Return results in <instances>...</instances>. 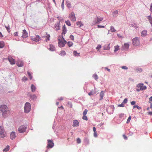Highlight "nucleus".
Listing matches in <instances>:
<instances>
[{"instance_id": "58836bf2", "label": "nucleus", "mask_w": 152, "mask_h": 152, "mask_svg": "<svg viewBox=\"0 0 152 152\" xmlns=\"http://www.w3.org/2000/svg\"><path fill=\"white\" fill-rule=\"evenodd\" d=\"M5 26L6 28V29L7 30L8 32L9 33H10V27L8 25L7 26Z\"/></svg>"}, {"instance_id": "09e8293b", "label": "nucleus", "mask_w": 152, "mask_h": 152, "mask_svg": "<svg viewBox=\"0 0 152 152\" xmlns=\"http://www.w3.org/2000/svg\"><path fill=\"white\" fill-rule=\"evenodd\" d=\"M131 116H129V118L127 120V121H126V123L127 124H128L129 122L131 120Z\"/></svg>"}, {"instance_id": "774afa93", "label": "nucleus", "mask_w": 152, "mask_h": 152, "mask_svg": "<svg viewBox=\"0 0 152 152\" xmlns=\"http://www.w3.org/2000/svg\"><path fill=\"white\" fill-rule=\"evenodd\" d=\"M149 100L150 101H152V96H151L149 99Z\"/></svg>"}, {"instance_id": "79ce46f5", "label": "nucleus", "mask_w": 152, "mask_h": 152, "mask_svg": "<svg viewBox=\"0 0 152 152\" xmlns=\"http://www.w3.org/2000/svg\"><path fill=\"white\" fill-rule=\"evenodd\" d=\"M87 112L88 110L87 109H85V110L83 112V115H86Z\"/></svg>"}, {"instance_id": "4c0bfd02", "label": "nucleus", "mask_w": 152, "mask_h": 152, "mask_svg": "<svg viewBox=\"0 0 152 152\" xmlns=\"http://www.w3.org/2000/svg\"><path fill=\"white\" fill-rule=\"evenodd\" d=\"M93 77L96 80H97L98 79V77L97 75L96 74H94L93 75Z\"/></svg>"}, {"instance_id": "20e7f679", "label": "nucleus", "mask_w": 152, "mask_h": 152, "mask_svg": "<svg viewBox=\"0 0 152 152\" xmlns=\"http://www.w3.org/2000/svg\"><path fill=\"white\" fill-rule=\"evenodd\" d=\"M62 39H58V46L60 47H63L65 45L66 43V41L64 40V37L62 36Z\"/></svg>"}, {"instance_id": "49530a36", "label": "nucleus", "mask_w": 152, "mask_h": 152, "mask_svg": "<svg viewBox=\"0 0 152 152\" xmlns=\"http://www.w3.org/2000/svg\"><path fill=\"white\" fill-rule=\"evenodd\" d=\"M135 108H137V109H141L142 107H139L137 105H134L133 106V109Z\"/></svg>"}, {"instance_id": "ddd939ff", "label": "nucleus", "mask_w": 152, "mask_h": 152, "mask_svg": "<svg viewBox=\"0 0 152 152\" xmlns=\"http://www.w3.org/2000/svg\"><path fill=\"white\" fill-rule=\"evenodd\" d=\"M72 126L73 127L78 126L79 125V122L77 120H74L73 121Z\"/></svg>"}, {"instance_id": "4468645a", "label": "nucleus", "mask_w": 152, "mask_h": 152, "mask_svg": "<svg viewBox=\"0 0 152 152\" xmlns=\"http://www.w3.org/2000/svg\"><path fill=\"white\" fill-rule=\"evenodd\" d=\"M16 64L18 67H22L23 66V62L21 60H18L16 62Z\"/></svg>"}, {"instance_id": "473e14b6", "label": "nucleus", "mask_w": 152, "mask_h": 152, "mask_svg": "<svg viewBox=\"0 0 152 152\" xmlns=\"http://www.w3.org/2000/svg\"><path fill=\"white\" fill-rule=\"evenodd\" d=\"M67 45L69 47H70L73 45V43L72 42L69 41L67 43Z\"/></svg>"}, {"instance_id": "4d7b16f0", "label": "nucleus", "mask_w": 152, "mask_h": 152, "mask_svg": "<svg viewBox=\"0 0 152 152\" xmlns=\"http://www.w3.org/2000/svg\"><path fill=\"white\" fill-rule=\"evenodd\" d=\"M150 10L151 12L152 13V3L151 4L150 6Z\"/></svg>"}, {"instance_id": "9d476101", "label": "nucleus", "mask_w": 152, "mask_h": 152, "mask_svg": "<svg viewBox=\"0 0 152 152\" xmlns=\"http://www.w3.org/2000/svg\"><path fill=\"white\" fill-rule=\"evenodd\" d=\"M31 39L32 41L36 42H37L41 39L39 36L38 35H35L34 36L31 37Z\"/></svg>"}, {"instance_id": "69168bd1", "label": "nucleus", "mask_w": 152, "mask_h": 152, "mask_svg": "<svg viewBox=\"0 0 152 152\" xmlns=\"http://www.w3.org/2000/svg\"><path fill=\"white\" fill-rule=\"evenodd\" d=\"M94 136L95 137H97V133H96V132H94Z\"/></svg>"}, {"instance_id": "f704fd0d", "label": "nucleus", "mask_w": 152, "mask_h": 152, "mask_svg": "<svg viewBox=\"0 0 152 152\" xmlns=\"http://www.w3.org/2000/svg\"><path fill=\"white\" fill-rule=\"evenodd\" d=\"M4 46V43L3 42L0 41V48H2Z\"/></svg>"}, {"instance_id": "7c9ffc66", "label": "nucleus", "mask_w": 152, "mask_h": 152, "mask_svg": "<svg viewBox=\"0 0 152 152\" xmlns=\"http://www.w3.org/2000/svg\"><path fill=\"white\" fill-rule=\"evenodd\" d=\"M10 149V147L9 146H7V147L3 150L4 152H7L9 151Z\"/></svg>"}, {"instance_id": "f03ea898", "label": "nucleus", "mask_w": 152, "mask_h": 152, "mask_svg": "<svg viewBox=\"0 0 152 152\" xmlns=\"http://www.w3.org/2000/svg\"><path fill=\"white\" fill-rule=\"evenodd\" d=\"M103 18L100 17H97L91 23V25L93 26L97 23H99L103 20Z\"/></svg>"}, {"instance_id": "b1692460", "label": "nucleus", "mask_w": 152, "mask_h": 152, "mask_svg": "<svg viewBox=\"0 0 152 152\" xmlns=\"http://www.w3.org/2000/svg\"><path fill=\"white\" fill-rule=\"evenodd\" d=\"M73 54L75 56H80V53H77V51L75 50L73 51Z\"/></svg>"}, {"instance_id": "5fc2aeb1", "label": "nucleus", "mask_w": 152, "mask_h": 152, "mask_svg": "<svg viewBox=\"0 0 152 152\" xmlns=\"http://www.w3.org/2000/svg\"><path fill=\"white\" fill-rule=\"evenodd\" d=\"M118 106L119 107H124V104L122 103L121 104H118Z\"/></svg>"}, {"instance_id": "423d86ee", "label": "nucleus", "mask_w": 152, "mask_h": 152, "mask_svg": "<svg viewBox=\"0 0 152 152\" xmlns=\"http://www.w3.org/2000/svg\"><path fill=\"white\" fill-rule=\"evenodd\" d=\"M6 136V133L4 131L3 127L0 126V137L3 138Z\"/></svg>"}, {"instance_id": "f8f14e48", "label": "nucleus", "mask_w": 152, "mask_h": 152, "mask_svg": "<svg viewBox=\"0 0 152 152\" xmlns=\"http://www.w3.org/2000/svg\"><path fill=\"white\" fill-rule=\"evenodd\" d=\"M7 59L11 65H13L15 64V60L11 57L8 56Z\"/></svg>"}, {"instance_id": "a878e982", "label": "nucleus", "mask_w": 152, "mask_h": 152, "mask_svg": "<svg viewBox=\"0 0 152 152\" xmlns=\"http://www.w3.org/2000/svg\"><path fill=\"white\" fill-rule=\"evenodd\" d=\"M31 91L32 92H34L35 91L36 89V87L34 85H31Z\"/></svg>"}, {"instance_id": "c85d7f7f", "label": "nucleus", "mask_w": 152, "mask_h": 152, "mask_svg": "<svg viewBox=\"0 0 152 152\" xmlns=\"http://www.w3.org/2000/svg\"><path fill=\"white\" fill-rule=\"evenodd\" d=\"M147 18L149 20L150 23L151 24L152 27V18L150 16H148Z\"/></svg>"}, {"instance_id": "c9c22d12", "label": "nucleus", "mask_w": 152, "mask_h": 152, "mask_svg": "<svg viewBox=\"0 0 152 152\" xmlns=\"http://www.w3.org/2000/svg\"><path fill=\"white\" fill-rule=\"evenodd\" d=\"M65 23L66 24L69 26H70L71 25L70 21L69 20H67L66 21H65Z\"/></svg>"}, {"instance_id": "13d9d810", "label": "nucleus", "mask_w": 152, "mask_h": 152, "mask_svg": "<svg viewBox=\"0 0 152 152\" xmlns=\"http://www.w3.org/2000/svg\"><path fill=\"white\" fill-rule=\"evenodd\" d=\"M97 27L99 28H104V26H100L99 25H98L97 26Z\"/></svg>"}, {"instance_id": "2f4dec72", "label": "nucleus", "mask_w": 152, "mask_h": 152, "mask_svg": "<svg viewBox=\"0 0 152 152\" xmlns=\"http://www.w3.org/2000/svg\"><path fill=\"white\" fill-rule=\"evenodd\" d=\"M95 94V92L94 91H91L90 92H89L88 94L89 96H91V95H93L94 94Z\"/></svg>"}, {"instance_id": "e433bc0d", "label": "nucleus", "mask_w": 152, "mask_h": 152, "mask_svg": "<svg viewBox=\"0 0 152 152\" xmlns=\"http://www.w3.org/2000/svg\"><path fill=\"white\" fill-rule=\"evenodd\" d=\"M110 31L112 32H115L116 31L114 27L111 26L110 27Z\"/></svg>"}, {"instance_id": "de8ad7c7", "label": "nucleus", "mask_w": 152, "mask_h": 152, "mask_svg": "<svg viewBox=\"0 0 152 152\" xmlns=\"http://www.w3.org/2000/svg\"><path fill=\"white\" fill-rule=\"evenodd\" d=\"M127 98H125L124 99V100L123 101L122 103L124 104H126L127 102Z\"/></svg>"}, {"instance_id": "603ef678", "label": "nucleus", "mask_w": 152, "mask_h": 152, "mask_svg": "<svg viewBox=\"0 0 152 152\" xmlns=\"http://www.w3.org/2000/svg\"><path fill=\"white\" fill-rule=\"evenodd\" d=\"M137 70L140 72H141L142 71V69L141 68H139L137 69Z\"/></svg>"}, {"instance_id": "5701e85b", "label": "nucleus", "mask_w": 152, "mask_h": 152, "mask_svg": "<svg viewBox=\"0 0 152 152\" xmlns=\"http://www.w3.org/2000/svg\"><path fill=\"white\" fill-rule=\"evenodd\" d=\"M147 35V31L146 30H144L141 32L142 36L144 37L146 36Z\"/></svg>"}, {"instance_id": "864d4df0", "label": "nucleus", "mask_w": 152, "mask_h": 152, "mask_svg": "<svg viewBox=\"0 0 152 152\" xmlns=\"http://www.w3.org/2000/svg\"><path fill=\"white\" fill-rule=\"evenodd\" d=\"M121 68L123 69H127L128 68L126 66H122L121 67Z\"/></svg>"}, {"instance_id": "39448f33", "label": "nucleus", "mask_w": 152, "mask_h": 152, "mask_svg": "<svg viewBox=\"0 0 152 152\" xmlns=\"http://www.w3.org/2000/svg\"><path fill=\"white\" fill-rule=\"evenodd\" d=\"M27 129V127L25 125H21L18 129L19 133H22L26 132Z\"/></svg>"}, {"instance_id": "680f3d73", "label": "nucleus", "mask_w": 152, "mask_h": 152, "mask_svg": "<svg viewBox=\"0 0 152 152\" xmlns=\"http://www.w3.org/2000/svg\"><path fill=\"white\" fill-rule=\"evenodd\" d=\"M64 1L63 0L61 4V6L62 7H63L64 6Z\"/></svg>"}, {"instance_id": "a211bd4d", "label": "nucleus", "mask_w": 152, "mask_h": 152, "mask_svg": "<svg viewBox=\"0 0 152 152\" xmlns=\"http://www.w3.org/2000/svg\"><path fill=\"white\" fill-rule=\"evenodd\" d=\"M62 36H63V35H64L66 32L67 29L65 27V25H64L62 28Z\"/></svg>"}, {"instance_id": "dca6fc26", "label": "nucleus", "mask_w": 152, "mask_h": 152, "mask_svg": "<svg viewBox=\"0 0 152 152\" xmlns=\"http://www.w3.org/2000/svg\"><path fill=\"white\" fill-rule=\"evenodd\" d=\"M22 37L23 38H26L28 37V33L26 30H23V35Z\"/></svg>"}, {"instance_id": "f257e3e1", "label": "nucleus", "mask_w": 152, "mask_h": 152, "mask_svg": "<svg viewBox=\"0 0 152 152\" xmlns=\"http://www.w3.org/2000/svg\"><path fill=\"white\" fill-rule=\"evenodd\" d=\"M0 111L2 112L3 116L5 117L10 114V111L7 106L5 105H1L0 106Z\"/></svg>"}, {"instance_id": "a18cd8bd", "label": "nucleus", "mask_w": 152, "mask_h": 152, "mask_svg": "<svg viewBox=\"0 0 152 152\" xmlns=\"http://www.w3.org/2000/svg\"><path fill=\"white\" fill-rule=\"evenodd\" d=\"M83 119L85 120L86 121L88 120V118L86 115H83L82 117Z\"/></svg>"}, {"instance_id": "bb28decb", "label": "nucleus", "mask_w": 152, "mask_h": 152, "mask_svg": "<svg viewBox=\"0 0 152 152\" xmlns=\"http://www.w3.org/2000/svg\"><path fill=\"white\" fill-rule=\"evenodd\" d=\"M114 52H116L119 49V46L117 45L114 47Z\"/></svg>"}, {"instance_id": "aec40b11", "label": "nucleus", "mask_w": 152, "mask_h": 152, "mask_svg": "<svg viewBox=\"0 0 152 152\" xmlns=\"http://www.w3.org/2000/svg\"><path fill=\"white\" fill-rule=\"evenodd\" d=\"M49 49L51 51H54L55 50V47L52 44L50 45Z\"/></svg>"}, {"instance_id": "393cba45", "label": "nucleus", "mask_w": 152, "mask_h": 152, "mask_svg": "<svg viewBox=\"0 0 152 152\" xmlns=\"http://www.w3.org/2000/svg\"><path fill=\"white\" fill-rule=\"evenodd\" d=\"M104 91H101L100 94V100H102L103 99V97L104 96Z\"/></svg>"}, {"instance_id": "37998d69", "label": "nucleus", "mask_w": 152, "mask_h": 152, "mask_svg": "<svg viewBox=\"0 0 152 152\" xmlns=\"http://www.w3.org/2000/svg\"><path fill=\"white\" fill-rule=\"evenodd\" d=\"M66 4H67V7L69 8H71V4L69 2H68L67 1L66 2Z\"/></svg>"}, {"instance_id": "a19ab883", "label": "nucleus", "mask_w": 152, "mask_h": 152, "mask_svg": "<svg viewBox=\"0 0 152 152\" xmlns=\"http://www.w3.org/2000/svg\"><path fill=\"white\" fill-rule=\"evenodd\" d=\"M28 74L29 77V78L30 80L32 79V76L31 75V73L28 72H27Z\"/></svg>"}, {"instance_id": "052dcab7", "label": "nucleus", "mask_w": 152, "mask_h": 152, "mask_svg": "<svg viewBox=\"0 0 152 152\" xmlns=\"http://www.w3.org/2000/svg\"><path fill=\"white\" fill-rule=\"evenodd\" d=\"M124 115V114L123 113H121L119 115V117L120 118H122L123 117Z\"/></svg>"}, {"instance_id": "4be33fe9", "label": "nucleus", "mask_w": 152, "mask_h": 152, "mask_svg": "<svg viewBox=\"0 0 152 152\" xmlns=\"http://www.w3.org/2000/svg\"><path fill=\"white\" fill-rule=\"evenodd\" d=\"M110 49V44L105 45L104 47V50H109Z\"/></svg>"}, {"instance_id": "0eeeda50", "label": "nucleus", "mask_w": 152, "mask_h": 152, "mask_svg": "<svg viewBox=\"0 0 152 152\" xmlns=\"http://www.w3.org/2000/svg\"><path fill=\"white\" fill-rule=\"evenodd\" d=\"M133 45L134 46H137L140 44V41L138 37H135L132 40Z\"/></svg>"}, {"instance_id": "cd10ccee", "label": "nucleus", "mask_w": 152, "mask_h": 152, "mask_svg": "<svg viewBox=\"0 0 152 152\" xmlns=\"http://www.w3.org/2000/svg\"><path fill=\"white\" fill-rule=\"evenodd\" d=\"M66 54V53L64 51L62 50L61 51L60 53V55L62 56H64Z\"/></svg>"}, {"instance_id": "ea45409f", "label": "nucleus", "mask_w": 152, "mask_h": 152, "mask_svg": "<svg viewBox=\"0 0 152 152\" xmlns=\"http://www.w3.org/2000/svg\"><path fill=\"white\" fill-rule=\"evenodd\" d=\"M76 24L77 26H79L80 27L81 26V25H82L81 22L79 21L76 22Z\"/></svg>"}, {"instance_id": "bf43d9fd", "label": "nucleus", "mask_w": 152, "mask_h": 152, "mask_svg": "<svg viewBox=\"0 0 152 152\" xmlns=\"http://www.w3.org/2000/svg\"><path fill=\"white\" fill-rule=\"evenodd\" d=\"M136 102L135 101H132L131 102V104L132 105H134L135 104Z\"/></svg>"}, {"instance_id": "8fccbe9b", "label": "nucleus", "mask_w": 152, "mask_h": 152, "mask_svg": "<svg viewBox=\"0 0 152 152\" xmlns=\"http://www.w3.org/2000/svg\"><path fill=\"white\" fill-rule=\"evenodd\" d=\"M101 45H99L96 47V49L98 50L101 48Z\"/></svg>"}, {"instance_id": "0e129e2a", "label": "nucleus", "mask_w": 152, "mask_h": 152, "mask_svg": "<svg viewBox=\"0 0 152 152\" xmlns=\"http://www.w3.org/2000/svg\"><path fill=\"white\" fill-rule=\"evenodd\" d=\"M14 35L15 36H18V32H15L14 33Z\"/></svg>"}, {"instance_id": "6e6552de", "label": "nucleus", "mask_w": 152, "mask_h": 152, "mask_svg": "<svg viewBox=\"0 0 152 152\" xmlns=\"http://www.w3.org/2000/svg\"><path fill=\"white\" fill-rule=\"evenodd\" d=\"M48 145L47 147L48 148H51L54 145V143L53 140H47Z\"/></svg>"}, {"instance_id": "338daca9", "label": "nucleus", "mask_w": 152, "mask_h": 152, "mask_svg": "<svg viewBox=\"0 0 152 152\" xmlns=\"http://www.w3.org/2000/svg\"><path fill=\"white\" fill-rule=\"evenodd\" d=\"M148 114L150 115H152V112H148Z\"/></svg>"}, {"instance_id": "9b49d317", "label": "nucleus", "mask_w": 152, "mask_h": 152, "mask_svg": "<svg viewBox=\"0 0 152 152\" xmlns=\"http://www.w3.org/2000/svg\"><path fill=\"white\" fill-rule=\"evenodd\" d=\"M137 87L140 88V90H143L146 89V86H144L143 83H139L137 85Z\"/></svg>"}, {"instance_id": "72a5a7b5", "label": "nucleus", "mask_w": 152, "mask_h": 152, "mask_svg": "<svg viewBox=\"0 0 152 152\" xmlns=\"http://www.w3.org/2000/svg\"><path fill=\"white\" fill-rule=\"evenodd\" d=\"M118 13V11L116 10L113 13V16H116L117 15Z\"/></svg>"}, {"instance_id": "7ed1b4c3", "label": "nucleus", "mask_w": 152, "mask_h": 152, "mask_svg": "<svg viewBox=\"0 0 152 152\" xmlns=\"http://www.w3.org/2000/svg\"><path fill=\"white\" fill-rule=\"evenodd\" d=\"M31 106L30 103L26 102L24 106V110L25 113H28L30 111L31 109Z\"/></svg>"}, {"instance_id": "412c9836", "label": "nucleus", "mask_w": 152, "mask_h": 152, "mask_svg": "<svg viewBox=\"0 0 152 152\" xmlns=\"http://www.w3.org/2000/svg\"><path fill=\"white\" fill-rule=\"evenodd\" d=\"M30 98L33 100H35L37 98V96L35 95H30Z\"/></svg>"}, {"instance_id": "3c124183", "label": "nucleus", "mask_w": 152, "mask_h": 152, "mask_svg": "<svg viewBox=\"0 0 152 152\" xmlns=\"http://www.w3.org/2000/svg\"><path fill=\"white\" fill-rule=\"evenodd\" d=\"M77 141L78 143H80L81 142V140L79 138H77Z\"/></svg>"}, {"instance_id": "1a4fd4ad", "label": "nucleus", "mask_w": 152, "mask_h": 152, "mask_svg": "<svg viewBox=\"0 0 152 152\" xmlns=\"http://www.w3.org/2000/svg\"><path fill=\"white\" fill-rule=\"evenodd\" d=\"M69 17L70 20L73 22H75L76 20V18L75 16V13L73 12H72L69 14Z\"/></svg>"}, {"instance_id": "2eb2a0df", "label": "nucleus", "mask_w": 152, "mask_h": 152, "mask_svg": "<svg viewBox=\"0 0 152 152\" xmlns=\"http://www.w3.org/2000/svg\"><path fill=\"white\" fill-rule=\"evenodd\" d=\"M16 136L15 132H12L10 134V138L11 140L15 139Z\"/></svg>"}, {"instance_id": "6ab92c4d", "label": "nucleus", "mask_w": 152, "mask_h": 152, "mask_svg": "<svg viewBox=\"0 0 152 152\" xmlns=\"http://www.w3.org/2000/svg\"><path fill=\"white\" fill-rule=\"evenodd\" d=\"M55 28L56 31L60 29L59 23H57L55 25Z\"/></svg>"}, {"instance_id": "f3484780", "label": "nucleus", "mask_w": 152, "mask_h": 152, "mask_svg": "<svg viewBox=\"0 0 152 152\" xmlns=\"http://www.w3.org/2000/svg\"><path fill=\"white\" fill-rule=\"evenodd\" d=\"M46 35L42 37V38L45 39L44 40L47 42L49 40V38L50 36L49 34H48L47 33L46 34Z\"/></svg>"}, {"instance_id": "e2e57ef3", "label": "nucleus", "mask_w": 152, "mask_h": 152, "mask_svg": "<svg viewBox=\"0 0 152 152\" xmlns=\"http://www.w3.org/2000/svg\"><path fill=\"white\" fill-rule=\"evenodd\" d=\"M123 137H124V138L125 139V140H127V137L125 135H123Z\"/></svg>"}, {"instance_id": "c03bdc74", "label": "nucleus", "mask_w": 152, "mask_h": 152, "mask_svg": "<svg viewBox=\"0 0 152 152\" xmlns=\"http://www.w3.org/2000/svg\"><path fill=\"white\" fill-rule=\"evenodd\" d=\"M27 78L26 77H24L22 79L23 81H25L27 80Z\"/></svg>"}, {"instance_id": "6e6d98bb", "label": "nucleus", "mask_w": 152, "mask_h": 152, "mask_svg": "<svg viewBox=\"0 0 152 152\" xmlns=\"http://www.w3.org/2000/svg\"><path fill=\"white\" fill-rule=\"evenodd\" d=\"M70 38L71 39V40H74V38L73 36L72 35H71L70 36Z\"/></svg>"}, {"instance_id": "c756f323", "label": "nucleus", "mask_w": 152, "mask_h": 152, "mask_svg": "<svg viewBox=\"0 0 152 152\" xmlns=\"http://www.w3.org/2000/svg\"><path fill=\"white\" fill-rule=\"evenodd\" d=\"M124 49H128L129 48V44L128 43H125L124 45Z\"/></svg>"}]
</instances>
